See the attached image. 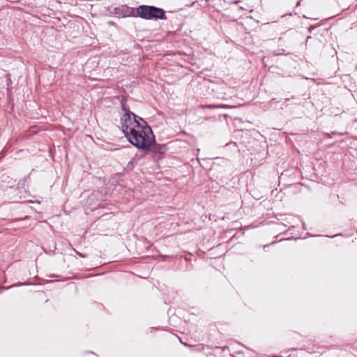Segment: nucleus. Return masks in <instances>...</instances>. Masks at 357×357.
Masks as SVG:
<instances>
[{"label":"nucleus","mask_w":357,"mask_h":357,"mask_svg":"<svg viewBox=\"0 0 357 357\" xmlns=\"http://www.w3.org/2000/svg\"><path fill=\"white\" fill-rule=\"evenodd\" d=\"M126 137L134 146L146 151L149 150L155 142L152 130L145 121H142L141 125Z\"/></svg>","instance_id":"obj_1"},{"label":"nucleus","mask_w":357,"mask_h":357,"mask_svg":"<svg viewBox=\"0 0 357 357\" xmlns=\"http://www.w3.org/2000/svg\"><path fill=\"white\" fill-rule=\"evenodd\" d=\"M121 107L125 112V114L121 117V125L122 131L126 137L131 133L133 130L137 128L144 119L130 112L125 104L122 103Z\"/></svg>","instance_id":"obj_2"},{"label":"nucleus","mask_w":357,"mask_h":357,"mask_svg":"<svg viewBox=\"0 0 357 357\" xmlns=\"http://www.w3.org/2000/svg\"><path fill=\"white\" fill-rule=\"evenodd\" d=\"M134 15L149 20L167 19L165 11L163 9L153 6H139L136 9Z\"/></svg>","instance_id":"obj_3"},{"label":"nucleus","mask_w":357,"mask_h":357,"mask_svg":"<svg viewBox=\"0 0 357 357\" xmlns=\"http://www.w3.org/2000/svg\"><path fill=\"white\" fill-rule=\"evenodd\" d=\"M167 147L165 145L155 144V142L151 144V148L149 151H151L153 153H158L162 155L167 151Z\"/></svg>","instance_id":"obj_4"},{"label":"nucleus","mask_w":357,"mask_h":357,"mask_svg":"<svg viewBox=\"0 0 357 357\" xmlns=\"http://www.w3.org/2000/svg\"><path fill=\"white\" fill-rule=\"evenodd\" d=\"M204 108L208 109H221V108H226L227 107V105H206L203 106Z\"/></svg>","instance_id":"obj_5"},{"label":"nucleus","mask_w":357,"mask_h":357,"mask_svg":"<svg viewBox=\"0 0 357 357\" xmlns=\"http://www.w3.org/2000/svg\"><path fill=\"white\" fill-rule=\"evenodd\" d=\"M343 133L337 132H332L331 134L328 133L326 135H343Z\"/></svg>","instance_id":"obj_6"},{"label":"nucleus","mask_w":357,"mask_h":357,"mask_svg":"<svg viewBox=\"0 0 357 357\" xmlns=\"http://www.w3.org/2000/svg\"><path fill=\"white\" fill-rule=\"evenodd\" d=\"M77 254L78 255H79L81 257H83V258L86 257L85 255H83V254H82L80 252H77Z\"/></svg>","instance_id":"obj_7"},{"label":"nucleus","mask_w":357,"mask_h":357,"mask_svg":"<svg viewBox=\"0 0 357 357\" xmlns=\"http://www.w3.org/2000/svg\"><path fill=\"white\" fill-rule=\"evenodd\" d=\"M183 344L184 345H185V346H188V347H192V345H188V344H186V343L183 342Z\"/></svg>","instance_id":"obj_8"},{"label":"nucleus","mask_w":357,"mask_h":357,"mask_svg":"<svg viewBox=\"0 0 357 357\" xmlns=\"http://www.w3.org/2000/svg\"><path fill=\"white\" fill-rule=\"evenodd\" d=\"M125 8H126V9H128V8L126 6V7H125ZM123 9H124V7H123Z\"/></svg>","instance_id":"obj_9"}]
</instances>
